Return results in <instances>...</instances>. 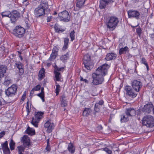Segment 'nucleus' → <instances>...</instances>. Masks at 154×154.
<instances>
[{"instance_id":"nucleus-1","label":"nucleus","mask_w":154,"mask_h":154,"mask_svg":"<svg viewBox=\"0 0 154 154\" xmlns=\"http://www.w3.org/2000/svg\"><path fill=\"white\" fill-rule=\"evenodd\" d=\"M109 67L107 64H104L98 68L92 74L93 79L91 83L93 85H97L102 83L104 80L103 76L107 74Z\"/></svg>"},{"instance_id":"nucleus-2","label":"nucleus","mask_w":154,"mask_h":154,"mask_svg":"<svg viewBox=\"0 0 154 154\" xmlns=\"http://www.w3.org/2000/svg\"><path fill=\"white\" fill-rule=\"evenodd\" d=\"M48 8L47 2L41 1L40 4L36 8L34 11L35 16L37 18L44 16L45 15V10Z\"/></svg>"},{"instance_id":"nucleus-3","label":"nucleus","mask_w":154,"mask_h":154,"mask_svg":"<svg viewBox=\"0 0 154 154\" xmlns=\"http://www.w3.org/2000/svg\"><path fill=\"white\" fill-rule=\"evenodd\" d=\"M119 20L116 16H111L108 18L106 23L107 27L109 29H114L117 26Z\"/></svg>"},{"instance_id":"nucleus-4","label":"nucleus","mask_w":154,"mask_h":154,"mask_svg":"<svg viewBox=\"0 0 154 154\" xmlns=\"http://www.w3.org/2000/svg\"><path fill=\"white\" fill-rule=\"evenodd\" d=\"M30 140L27 136L24 135L21 137V141L23 143V146H19L17 148L18 149V152L22 153L23 152L25 148H28L30 145Z\"/></svg>"},{"instance_id":"nucleus-5","label":"nucleus","mask_w":154,"mask_h":154,"mask_svg":"<svg viewBox=\"0 0 154 154\" xmlns=\"http://www.w3.org/2000/svg\"><path fill=\"white\" fill-rule=\"evenodd\" d=\"M143 125L147 127L152 128L154 126V117L150 115L145 116L142 119Z\"/></svg>"},{"instance_id":"nucleus-6","label":"nucleus","mask_w":154,"mask_h":154,"mask_svg":"<svg viewBox=\"0 0 154 154\" xmlns=\"http://www.w3.org/2000/svg\"><path fill=\"white\" fill-rule=\"evenodd\" d=\"M25 29L20 26H17L15 29L13 30V34L16 37L21 38L24 36Z\"/></svg>"},{"instance_id":"nucleus-7","label":"nucleus","mask_w":154,"mask_h":154,"mask_svg":"<svg viewBox=\"0 0 154 154\" xmlns=\"http://www.w3.org/2000/svg\"><path fill=\"white\" fill-rule=\"evenodd\" d=\"M17 86L15 85H12L11 86L5 90L6 95L9 97L14 96L16 94L17 89Z\"/></svg>"},{"instance_id":"nucleus-8","label":"nucleus","mask_w":154,"mask_h":154,"mask_svg":"<svg viewBox=\"0 0 154 154\" xmlns=\"http://www.w3.org/2000/svg\"><path fill=\"white\" fill-rule=\"evenodd\" d=\"M43 113L41 112H38L35 115L34 117H33L31 122V124L35 127L38 126V123L42 117Z\"/></svg>"},{"instance_id":"nucleus-9","label":"nucleus","mask_w":154,"mask_h":154,"mask_svg":"<svg viewBox=\"0 0 154 154\" xmlns=\"http://www.w3.org/2000/svg\"><path fill=\"white\" fill-rule=\"evenodd\" d=\"M58 16L60 21L67 22L70 20V17L68 12L66 10L59 13Z\"/></svg>"},{"instance_id":"nucleus-10","label":"nucleus","mask_w":154,"mask_h":154,"mask_svg":"<svg viewBox=\"0 0 154 154\" xmlns=\"http://www.w3.org/2000/svg\"><path fill=\"white\" fill-rule=\"evenodd\" d=\"M125 90L126 92L127 95L130 97L134 98L137 96V92L134 91L131 86L126 85L125 87Z\"/></svg>"},{"instance_id":"nucleus-11","label":"nucleus","mask_w":154,"mask_h":154,"mask_svg":"<svg viewBox=\"0 0 154 154\" xmlns=\"http://www.w3.org/2000/svg\"><path fill=\"white\" fill-rule=\"evenodd\" d=\"M142 86V83L140 81L137 80H134L132 83L133 89L136 92H138L140 90Z\"/></svg>"},{"instance_id":"nucleus-12","label":"nucleus","mask_w":154,"mask_h":154,"mask_svg":"<svg viewBox=\"0 0 154 154\" xmlns=\"http://www.w3.org/2000/svg\"><path fill=\"white\" fill-rule=\"evenodd\" d=\"M54 123L51 122V120L47 121L44 124V127L45 128H47V132L49 133L51 132L54 128Z\"/></svg>"},{"instance_id":"nucleus-13","label":"nucleus","mask_w":154,"mask_h":154,"mask_svg":"<svg viewBox=\"0 0 154 154\" xmlns=\"http://www.w3.org/2000/svg\"><path fill=\"white\" fill-rule=\"evenodd\" d=\"M128 14L129 18H135L138 20L140 18V13L137 10H129L128 11Z\"/></svg>"},{"instance_id":"nucleus-14","label":"nucleus","mask_w":154,"mask_h":154,"mask_svg":"<svg viewBox=\"0 0 154 154\" xmlns=\"http://www.w3.org/2000/svg\"><path fill=\"white\" fill-rule=\"evenodd\" d=\"M11 15L10 19L11 22L14 24L17 18L20 17V14L17 11L14 10L11 12Z\"/></svg>"},{"instance_id":"nucleus-15","label":"nucleus","mask_w":154,"mask_h":154,"mask_svg":"<svg viewBox=\"0 0 154 154\" xmlns=\"http://www.w3.org/2000/svg\"><path fill=\"white\" fill-rule=\"evenodd\" d=\"M8 69L7 66L4 65H0V82L2 77L6 75V71Z\"/></svg>"},{"instance_id":"nucleus-16","label":"nucleus","mask_w":154,"mask_h":154,"mask_svg":"<svg viewBox=\"0 0 154 154\" xmlns=\"http://www.w3.org/2000/svg\"><path fill=\"white\" fill-rule=\"evenodd\" d=\"M125 113L128 117H131L135 115L136 111L134 109L129 108L126 109Z\"/></svg>"},{"instance_id":"nucleus-17","label":"nucleus","mask_w":154,"mask_h":154,"mask_svg":"<svg viewBox=\"0 0 154 154\" xmlns=\"http://www.w3.org/2000/svg\"><path fill=\"white\" fill-rule=\"evenodd\" d=\"M153 105L151 103H149L145 105L142 109V111L144 112L150 113L153 109Z\"/></svg>"},{"instance_id":"nucleus-18","label":"nucleus","mask_w":154,"mask_h":154,"mask_svg":"<svg viewBox=\"0 0 154 154\" xmlns=\"http://www.w3.org/2000/svg\"><path fill=\"white\" fill-rule=\"evenodd\" d=\"M114 2L113 0H100L99 7L100 9L105 8L107 5Z\"/></svg>"},{"instance_id":"nucleus-19","label":"nucleus","mask_w":154,"mask_h":154,"mask_svg":"<svg viewBox=\"0 0 154 154\" xmlns=\"http://www.w3.org/2000/svg\"><path fill=\"white\" fill-rule=\"evenodd\" d=\"M2 149L4 154H10V152L8 146V143L7 141L1 144Z\"/></svg>"},{"instance_id":"nucleus-20","label":"nucleus","mask_w":154,"mask_h":154,"mask_svg":"<svg viewBox=\"0 0 154 154\" xmlns=\"http://www.w3.org/2000/svg\"><path fill=\"white\" fill-rule=\"evenodd\" d=\"M84 65V67L86 69H84L85 71L86 70H90L93 68L94 66V63L91 61H88L83 62Z\"/></svg>"},{"instance_id":"nucleus-21","label":"nucleus","mask_w":154,"mask_h":154,"mask_svg":"<svg viewBox=\"0 0 154 154\" xmlns=\"http://www.w3.org/2000/svg\"><path fill=\"white\" fill-rule=\"evenodd\" d=\"M15 65L17 67L18 69L19 75L20 76L22 75L24 73L23 69V66L22 63L20 62H17L15 63Z\"/></svg>"},{"instance_id":"nucleus-22","label":"nucleus","mask_w":154,"mask_h":154,"mask_svg":"<svg viewBox=\"0 0 154 154\" xmlns=\"http://www.w3.org/2000/svg\"><path fill=\"white\" fill-rule=\"evenodd\" d=\"M117 55L116 54L110 53L107 54L106 57L105 59L107 61L115 60L116 57Z\"/></svg>"},{"instance_id":"nucleus-23","label":"nucleus","mask_w":154,"mask_h":154,"mask_svg":"<svg viewBox=\"0 0 154 154\" xmlns=\"http://www.w3.org/2000/svg\"><path fill=\"white\" fill-rule=\"evenodd\" d=\"M54 73L55 74V78H54L55 80L60 82L63 81V79L60 72H57V71H54Z\"/></svg>"},{"instance_id":"nucleus-24","label":"nucleus","mask_w":154,"mask_h":154,"mask_svg":"<svg viewBox=\"0 0 154 154\" xmlns=\"http://www.w3.org/2000/svg\"><path fill=\"white\" fill-rule=\"evenodd\" d=\"M60 101L62 107H65L67 106V101H66V98L64 94L62 95L61 96Z\"/></svg>"},{"instance_id":"nucleus-25","label":"nucleus","mask_w":154,"mask_h":154,"mask_svg":"<svg viewBox=\"0 0 154 154\" xmlns=\"http://www.w3.org/2000/svg\"><path fill=\"white\" fill-rule=\"evenodd\" d=\"M45 69L42 68L39 72L38 74V79L39 81L41 80L45 77Z\"/></svg>"},{"instance_id":"nucleus-26","label":"nucleus","mask_w":154,"mask_h":154,"mask_svg":"<svg viewBox=\"0 0 154 154\" xmlns=\"http://www.w3.org/2000/svg\"><path fill=\"white\" fill-rule=\"evenodd\" d=\"M129 49L127 46L124 48H122L119 49V55L126 54L127 52H128Z\"/></svg>"},{"instance_id":"nucleus-27","label":"nucleus","mask_w":154,"mask_h":154,"mask_svg":"<svg viewBox=\"0 0 154 154\" xmlns=\"http://www.w3.org/2000/svg\"><path fill=\"white\" fill-rule=\"evenodd\" d=\"M69 54L68 53H67L66 54L62 55L60 57V59L63 62H65L69 59Z\"/></svg>"},{"instance_id":"nucleus-28","label":"nucleus","mask_w":154,"mask_h":154,"mask_svg":"<svg viewBox=\"0 0 154 154\" xmlns=\"http://www.w3.org/2000/svg\"><path fill=\"white\" fill-rule=\"evenodd\" d=\"M25 133L29 135H33L35 134V131L34 130L32 129L28 126L25 131Z\"/></svg>"},{"instance_id":"nucleus-29","label":"nucleus","mask_w":154,"mask_h":154,"mask_svg":"<svg viewBox=\"0 0 154 154\" xmlns=\"http://www.w3.org/2000/svg\"><path fill=\"white\" fill-rule=\"evenodd\" d=\"M92 110L90 108H85L83 112V115L84 116H87L89 115L91 112Z\"/></svg>"},{"instance_id":"nucleus-30","label":"nucleus","mask_w":154,"mask_h":154,"mask_svg":"<svg viewBox=\"0 0 154 154\" xmlns=\"http://www.w3.org/2000/svg\"><path fill=\"white\" fill-rule=\"evenodd\" d=\"M121 117L120 121L121 122H126L129 120V117H128L126 115H125L124 114L122 115Z\"/></svg>"},{"instance_id":"nucleus-31","label":"nucleus","mask_w":154,"mask_h":154,"mask_svg":"<svg viewBox=\"0 0 154 154\" xmlns=\"http://www.w3.org/2000/svg\"><path fill=\"white\" fill-rule=\"evenodd\" d=\"M69 38H64V45L62 48V50H65L68 48Z\"/></svg>"},{"instance_id":"nucleus-32","label":"nucleus","mask_w":154,"mask_h":154,"mask_svg":"<svg viewBox=\"0 0 154 154\" xmlns=\"http://www.w3.org/2000/svg\"><path fill=\"white\" fill-rule=\"evenodd\" d=\"M11 12L9 11H5L1 13V15L2 17H8L11 19Z\"/></svg>"},{"instance_id":"nucleus-33","label":"nucleus","mask_w":154,"mask_h":154,"mask_svg":"<svg viewBox=\"0 0 154 154\" xmlns=\"http://www.w3.org/2000/svg\"><path fill=\"white\" fill-rule=\"evenodd\" d=\"M68 149L69 151L72 153H73L75 152V149L74 148L73 144L71 143L68 145Z\"/></svg>"},{"instance_id":"nucleus-34","label":"nucleus","mask_w":154,"mask_h":154,"mask_svg":"<svg viewBox=\"0 0 154 154\" xmlns=\"http://www.w3.org/2000/svg\"><path fill=\"white\" fill-rule=\"evenodd\" d=\"M100 108V107L99 105H98L97 104L95 103L94 107V115L95 116L97 112H99Z\"/></svg>"},{"instance_id":"nucleus-35","label":"nucleus","mask_w":154,"mask_h":154,"mask_svg":"<svg viewBox=\"0 0 154 154\" xmlns=\"http://www.w3.org/2000/svg\"><path fill=\"white\" fill-rule=\"evenodd\" d=\"M11 82L12 80L10 79L8 77H6L5 79L4 84L5 85H8L10 84L11 83Z\"/></svg>"},{"instance_id":"nucleus-36","label":"nucleus","mask_w":154,"mask_h":154,"mask_svg":"<svg viewBox=\"0 0 154 154\" xmlns=\"http://www.w3.org/2000/svg\"><path fill=\"white\" fill-rule=\"evenodd\" d=\"M9 145L10 149L11 150H14V149L15 143L14 142L12 139L11 140L9 143Z\"/></svg>"},{"instance_id":"nucleus-37","label":"nucleus","mask_w":154,"mask_h":154,"mask_svg":"<svg viewBox=\"0 0 154 154\" xmlns=\"http://www.w3.org/2000/svg\"><path fill=\"white\" fill-rule=\"evenodd\" d=\"M91 61V57L89 54H86L84 56L83 61Z\"/></svg>"},{"instance_id":"nucleus-38","label":"nucleus","mask_w":154,"mask_h":154,"mask_svg":"<svg viewBox=\"0 0 154 154\" xmlns=\"http://www.w3.org/2000/svg\"><path fill=\"white\" fill-rule=\"evenodd\" d=\"M70 36L71 41H73L75 39V32L74 30L70 32Z\"/></svg>"},{"instance_id":"nucleus-39","label":"nucleus","mask_w":154,"mask_h":154,"mask_svg":"<svg viewBox=\"0 0 154 154\" xmlns=\"http://www.w3.org/2000/svg\"><path fill=\"white\" fill-rule=\"evenodd\" d=\"M55 83L56 84V89H55V93H56V95H58L59 93V91L60 90V85H59L58 84L57 82H55Z\"/></svg>"},{"instance_id":"nucleus-40","label":"nucleus","mask_w":154,"mask_h":154,"mask_svg":"<svg viewBox=\"0 0 154 154\" xmlns=\"http://www.w3.org/2000/svg\"><path fill=\"white\" fill-rule=\"evenodd\" d=\"M57 56V55L51 53L50 55L49 60L50 61H52L53 60L55 59L56 58Z\"/></svg>"},{"instance_id":"nucleus-41","label":"nucleus","mask_w":154,"mask_h":154,"mask_svg":"<svg viewBox=\"0 0 154 154\" xmlns=\"http://www.w3.org/2000/svg\"><path fill=\"white\" fill-rule=\"evenodd\" d=\"M37 95L41 98L43 102H44L45 101L44 99L45 95L40 93L37 94Z\"/></svg>"},{"instance_id":"nucleus-42","label":"nucleus","mask_w":154,"mask_h":154,"mask_svg":"<svg viewBox=\"0 0 154 154\" xmlns=\"http://www.w3.org/2000/svg\"><path fill=\"white\" fill-rule=\"evenodd\" d=\"M136 32L139 37H140L141 34L142 32V30L140 27L136 29Z\"/></svg>"},{"instance_id":"nucleus-43","label":"nucleus","mask_w":154,"mask_h":154,"mask_svg":"<svg viewBox=\"0 0 154 154\" xmlns=\"http://www.w3.org/2000/svg\"><path fill=\"white\" fill-rule=\"evenodd\" d=\"M58 51V49L57 47L54 48L52 49V53L54 54L57 55V52Z\"/></svg>"},{"instance_id":"nucleus-44","label":"nucleus","mask_w":154,"mask_h":154,"mask_svg":"<svg viewBox=\"0 0 154 154\" xmlns=\"http://www.w3.org/2000/svg\"><path fill=\"white\" fill-rule=\"evenodd\" d=\"M103 150L105 151L108 154H111L112 153V151L107 147L103 148Z\"/></svg>"},{"instance_id":"nucleus-45","label":"nucleus","mask_w":154,"mask_h":154,"mask_svg":"<svg viewBox=\"0 0 154 154\" xmlns=\"http://www.w3.org/2000/svg\"><path fill=\"white\" fill-rule=\"evenodd\" d=\"M54 68L55 69V70L54 71H57V72H58L60 71H61L63 70L64 69L63 67L59 68L56 66L54 67Z\"/></svg>"},{"instance_id":"nucleus-46","label":"nucleus","mask_w":154,"mask_h":154,"mask_svg":"<svg viewBox=\"0 0 154 154\" xmlns=\"http://www.w3.org/2000/svg\"><path fill=\"white\" fill-rule=\"evenodd\" d=\"M41 88V86L39 85H38L34 88L33 89L35 91L39 90Z\"/></svg>"},{"instance_id":"nucleus-47","label":"nucleus","mask_w":154,"mask_h":154,"mask_svg":"<svg viewBox=\"0 0 154 154\" xmlns=\"http://www.w3.org/2000/svg\"><path fill=\"white\" fill-rule=\"evenodd\" d=\"M104 103V101L103 100H101L98 102L96 103V104H97L98 105L102 106Z\"/></svg>"},{"instance_id":"nucleus-48","label":"nucleus","mask_w":154,"mask_h":154,"mask_svg":"<svg viewBox=\"0 0 154 154\" xmlns=\"http://www.w3.org/2000/svg\"><path fill=\"white\" fill-rule=\"evenodd\" d=\"M5 131H3L0 133V138L2 137L5 134Z\"/></svg>"},{"instance_id":"nucleus-49","label":"nucleus","mask_w":154,"mask_h":154,"mask_svg":"<svg viewBox=\"0 0 154 154\" xmlns=\"http://www.w3.org/2000/svg\"><path fill=\"white\" fill-rule=\"evenodd\" d=\"M141 61L142 63L144 64L145 65L147 63L146 59L144 58H142Z\"/></svg>"},{"instance_id":"nucleus-50","label":"nucleus","mask_w":154,"mask_h":154,"mask_svg":"<svg viewBox=\"0 0 154 154\" xmlns=\"http://www.w3.org/2000/svg\"><path fill=\"white\" fill-rule=\"evenodd\" d=\"M80 81H83L86 83H88V80H87L86 79H84L82 77H81Z\"/></svg>"},{"instance_id":"nucleus-51","label":"nucleus","mask_w":154,"mask_h":154,"mask_svg":"<svg viewBox=\"0 0 154 154\" xmlns=\"http://www.w3.org/2000/svg\"><path fill=\"white\" fill-rule=\"evenodd\" d=\"M45 149L48 151H50L51 148L49 144H47V146L45 148Z\"/></svg>"},{"instance_id":"nucleus-52","label":"nucleus","mask_w":154,"mask_h":154,"mask_svg":"<svg viewBox=\"0 0 154 154\" xmlns=\"http://www.w3.org/2000/svg\"><path fill=\"white\" fill-rule=\"evenodd\" d=\"M26 96V94L25 93L24 94H23V95H22V97L21 100L22 101H23L25 99Z\"/></svg>"},{"instance_id":"nucleus-53","label":"nucleus","mask_w":154,"mask_h":154,"mask_svg":"<svg viewBox=\"0 0 154 154\" xmlns=\"http://www.w3.org/2000/svg\"><path fill=\"white\" fill-rule=\"evenodd\" d=\"M132 57V55L130 54L128 52H127V54L126 55V57L128 59H130Z\"/></svg>"},{"instance_id":"nucleus-54","label":"nucleus","mask_w":154,"mask_h":154,"mask_svg":"<svg viewBox=\"0 0 154 154\" xmlns=\"http://www.w3.org/2000/svg\"><path fill=\"white\" fill-rule=\"evenodd\" d=\"M52 18V16L48 17L47 18V22H48L51 21Z\"/></svg>"},{"instance_id":"nucleus-55","label":"nucleus","mask_w":154,"mask_h":154,"mask_svg":"<svg viewBox=\"0 0 154 154\" xmlns=\"http://www.w3.org/2000/svg\"><path fill=\"white\" fill-rule=\"evenodd\" d=\"M4 100V99L0 96V106H1L2 104V101Z\"/></svg>"},{"instance_id":"nucleus-56","label":"nucleus","mask_w":154,"mask_h":154,"mask_svg":"<svg viewBox=\"0 0 154 154\" xmlns=\"http://www.w3.org/2000/svg\"><path fill=\"white\" fill-rule=\"evenodd\" d=\"M149 35L150 37L153 40V38H154V33H152V34H150Z\"/></svg>"},{"instance_id":"nucleus-57","label":"nucleus","mask_w":154,"mask_h":154,"mask_svg":"<svg viewBox=\"0 0 154 154\" xmlns=\"http://www.w3.org/2000/svg\"><path fill=\"white\" fill-rule=\"evenodd\" d=\"M44 88L43 87H42L41 88V92L40 93L43 94L45 95L44 92Z\"/></svg>"},{"instance_id":"nucleus-58","label":"nucleus","mask_w":154,"mask_h":154,"mask_svg":"<svg viewBox=\"0 0 154 154\" xmlns=\"http://www.w3.org/2000/svg\"><path fill=\"white\" fill-rule=\"evenodd\" d=\"M34 91V90H33V89L32 88V89L30 91V94L32 95L33 94Z\"/></svg>"},{"instance_id":"nucleus-59","label":"nucleus","mask_w":154,"mask_h":154,"mask_svg":"<svg viewBox=\"0 0 154 154\" xmlns=\"http://www.w3.org/2000/svg\"><path fill=\"white\" fill-rule=\"evenodd\" d=\"M26 108L27 109L28 111V110H29V102H28V101L26 103Z\"/></svg>"},{"instance_id":"nucleus-60","label":"nucleus","mask_w":154,"mask_h":154,"mask_svg":"<svg viewBox=\"0 0 154 154\" xmlns=\"http://www.w3.org/2000/svg\"><path fill=\"white\" fill-rule=\"evenodd\" d=\"M97 128L99 130H102L103 129V127L101 125L98 126Z\"/></svg>"},{"instance_id":"nucleus-61","label":"nucleus","mask_w":154,"mask_h":154,"mask_svg":"<svg viewBox=\"0 0 154 154\" xmlns=\"http://www.w3.org/2000/svg\"><path fill=\"white\" fill-rule=\"evenodd\" d=\"M64 31V30H63V29L60 30V29H59V30H58V32H59V33L60 32H62Z\"/></svg>"},{"instance_id":"nucleus-62","label":"nucleus","mask_w":154,"mask_h":154,"mask_svg":"<svg viewBox=\"0 0 154 154\" xmlns=\"http://www.w3.org/2000/svg\"><path fill=\"white\" fill-rule=\"evenodd\" d=\"M22 16L23 17H24L25 18H26V19H25V21H26V22H27V20H28L27 19V17H25V16L24 15H22Z\"/></svg>"},{"instance_id":"nucleus-63","label":"nucleus","mask_w":154,"mask_h":154,"mask_svg":"<svg viewBox=\"0 0 154 154\" xmlns=\"http://www.w3.org/2000/svg\"><path fill=\"white\" fill-rule=\"evenodd\" d=\"M2 90L1 89H0V96L1 97L2 94Z\"/></svg>"},{"instance_id":"nucleus-64","label":"nucleus","mask_w":154,"mask_h":154,"mask_svg":"<svg viewBox=\"0 0 154 154\" xmlns=\"http://www.w3.org/2000/svg\"><path fill=\"white\" fill-rule=\"evenodd\" d=\"M54 28H55V29L56 30L58 31V30H59V29H58V28L56 26H54Z\"/></svg>"}]
</instances>
